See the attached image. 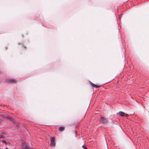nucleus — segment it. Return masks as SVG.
<instances>
[{"label":"nucleus","mask_w":149,"mask_h":149,"mask_svg":"<svg viewBox=\"0 0 149 149\" xmlns=\"http://www.w3.org/2000/svg\"><path fill=\"white\" fill-rule=\"evenodd\" d=\"M85 149H88L86 147V148Z\"/></svg>","instance_id":"ddd939ff"},{"label":"nucleus","mask_w":149,"mask_h":149,"mask_svg":"<svg viewBox=\"0 0 149 149\" xmlns=\"http://www.w3.org/2000/svg\"><path fill=\"white\" fill-rule=\"evenodd\" d=\"M3 138V135H0V138Z\"/></svg>","instance_id":"1a4fd4ad"},{"label":"nucleus","mask_w":149,"mask_h":149,"mask_svg":"<svg viewBox=\"0 0 149 149\" xmlns=\"http://www.w3.org/2000/svg\"><path fill=\"white\" fill-rule=\"evenodd\" d=\"M2 141L3 142V143H6V141L5 140H2Z\"/></svg>","instance_id":"9d476101"},{"label":"nucleus","mask_w":149,"mask_h":149,"mask_svg":"<svg viewBox=\"0 0 149 149\" xmlns=\"http://www.w3.org/2000/svg\"><path fill=\"white\" fill-rule=\"evenodd\" d=\"M2 117H4V115H2Z\"/></svg>","instance_id":"f8f14e48"},{"label":"nucleus","mask_w":149,"mask_h":149,"mask_svg":"<svg viewBox=\"0 0 149 149\" xmlns=\"http://www.w3.org/2000/svg\"><path fill=\"white\" fill-rule=\"evenodd\" d=\"M107 121V120L106 118L102 117H101L100 120V122L101 123L104 124L106 123Z\"/></svg>","instance_id":"f03ea898"},{"label":"nucleus","mask_w":149,"mask_h":149,"mask_svg":"<svg viewBox=\"0 0 149 149\" xmlns=\"http://www.w3.org/2000/svg\"><path fill=\"white\" fill-rule=\"evenodd\" d=\"M82 147L84 149L86 148V147L84 145L82 146Z\"/></svg>","instance_id":"9b49d317"},{"label":"nucleus","mask_w":149,"mask_h":149,"mask_svg":"<svg viewBox=\"0 0 149 149\" xmlns=\"http://www.w3.org/2000/svg\"><path fill=\"white\" fill-rule=\"evenodd\" d=\"M6 118H7V119H9V120H10L11 121H12L13 122H13L14 120L13 119H12L11 117L7 116L6 117Z\"/></svg>","instance_id":"423d86ee"},{"label":"nucleus","mask_w":149,"mask_h":149,"mask_svg":"<svg viewBox=\"0 0 149 149\" xmlns=\"http://www.w3.org/2000/svg\"><path fill=\"white\" fill-rule=\"evenodd\" d=\"M7 81L9 83H16V81L14 79H9L7 80Z\"/></svg>","instance_id":"7ed1b4c3"},{"label":"nucleus","mask_w":149,"mask_h":149,"mask_svg":"<svg viewBox=\"0 0 149 149\" xmlns=\"http://www.w3.org/2000/svg\"><path fill=\"white\" fill-rule=\"evenodd\" d=\"M51 143L50 145L52 146H55V139L54 137H51Z\"/></svg>","instance_id":"f257e3e1"},{"label":"nucleus","mask_w":149,"mask_h":149,"mask_svg":"<svg viewBox=\"0 0 149 149\" xmlns=\"http://www.w3.org/2000/svg\"><path fill=\"white\" fill-rule=\"evenodd\" d=\"M117 114H119L121 116H123L125 115V113L122 111H120L117 113Z\"/></svg>","instance_id":"20e7f679"},{"label":"nucleus","mask_w":149,"mask_h":149,"mask_svg":"<svg viewBox=\"0 0 149 149\" xmlns=\"http://www.w3.org/2000/svg\"><path fill=\"white\" fill-rule=\"evenodd\" d=\"M64 130V127H60L58 128V130L60 131H63Z\"/></svg>","instance_id":"0eeeda50"},{"label":"nucleus","mask_w":149,"mask_h":149,"mask_svg":"<svg viewBox=\"0 0 149 149\" xmlns=\"http://www.w3.org/2000/svg\"><path fill=\"white\" fill-rule=\"evenodd\" d=\"M6 149H8V148H6Z\"/></svg>","instance_id":"4468645a"},{"label":"nucleus","mask_w":149,"mask_h":149,"mask_svg":"<svg viewBox=\"0 0 149 149\" xmlns=\"http://www.w3.org/2000/svg\"><path fill=\"white\" fill-rule=\"evenodd\" d=\"M22 149H32V148H29L27 146L23 145L22 146Z\"/></svg>","instance_id":"39448f33"},{"label":"nucleus","mask_w":149,"mask_h":149,"mask_svg":"<svg viewBox=\"0 0 149 149\" xmlns=\"http://www.w3.org/2000/svg\"><path fill=\"white\" fill-rule=\"evenodd\" d=\"M91 86L93 87L96 88H97L99 87V86H97L95 84L92 83L91 84Z\"/></svg>","instance_id":"6e6552de"}]
</instances>
